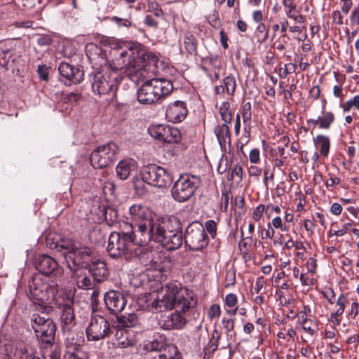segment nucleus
<instances>
[{
  "mask_svg": "<svg viewBox=\"0 0 359 359\" xmlns=\"http://www.w3.org/2000/svg\"><path fill=\"white\" fill-rule=\"evenodd\" d=\"M110 54L113 58L111 62L105 64L101 72L93 74L92 89L98 95L114 93L117 90L121 77L119 70L125 69L126 72L133 81L147 76L148 73L142 68L144 49L138 45H117L112 48Z\"/></svg>",
  "mask_w": 359,
  "mask_h": 359,
  "instance_id": "f257e3e1",
  "label": "nucleus"
},
{
  "mask_svg": "<svg viewBox=\"0 0 359 359\" xmlns=\"http://www.w3.org/2000/svg\"><path fill=\"white\" fill-rule=\"evenodd\" d=\"M30 298L38 304L57 305L61 311L60 321L63 332L69 336L71 330L76 325V318L73 309L74 299L70 294L62 293L57 296L58 285L53 280H43L40 276L33 277L29 283Z\"/></svg>",
  "mask_w": 359,
  "mask_h": 359,
  "instance_id": "f03ea898",
  "label": "nucleus"
},
{
  "mask_svg": "<svg viewBox=\"0 0 359 359\" xmlns=\"http://www.w3.org/2000/svg\"><path fill=\"white\" fill-rule=\"evenodd\" d=\"M145 55L142 69L147 72V76L141 77L135 83L143 82L137 90V98L144 104H152L165 98L173 90L172 83L165 79L154 78L158 58L151 52L144 49ZM142 69V68H140Z\"/></svg>",
  "mask_w": 359,
  "mask_h": 359,
  "instance_id": "7ed1b4c3",
  "label": "nucleus"
},
{
  "mask_svg": "<svg viewBox=\"0 0 359 359\" xmlns=\"http://www.w3.org/2000/svg\"><path fill=\"white\" fill-rule=\"evenodd\" d=\"M196 303L191 292L182 288L179 283L171 282L161 287L151 306L156 312L175 309L178 312L185 313Z\"/></svg>",
  "mask_w": 359,
  "mask_h": 359,
  "instance_id": "20e7f679",
  "label": "nucleus"
},
{
  "mask_svg": "<svg viewBox=\"0 0 359 359\" xmlns=\"http://www.w3.org/2000/svg\"><path fill=\"white\" fill-rule=\"evenodd\" d=\"M154 241L167 250H175L182 245V224L176 217H161L154 225Z\"/></svg>",
  "mask_w": 359,
  "mask_h": 359,
  "instance_id": "39448f33",
  "label": "nucleus"
},
{
  "mask_svg": "<svg viewBox=\"0 0 359 359\" xmlns=\"http://www.w3.org/2000/svg\"><path fill=\"white\" fill-rule=\"evenodd\" d=\"M46 245L52 250L62 252L68 267L72 272H75L76 269L72 266L69 262L73 265H83L89 259L91 253L89 247L70 238L54 241V238L49 235L46 238Z\"/></svg>",
  "mask_w": 359,
  "mask_h": 359,
  "instance_id": "423d86ee",
  "label": "nucleus"
},
{
  "mask_svg": "<svg viewBox=\"0 0 359 359\" xmlns=\"http://www.w3.org/2000/svg\"><path fill=\"white\" fill-rule=\"evenodd\" d=\"M201 180L198 177L182 174L175 182L171 194L173 198L180 203L189 201L198 188Z\"/></svg>",
  "mask_w": 359,
  "mask_h": 359,
  "instance_id": "0eeeda50",
  "label": "nucleus"
},
{
  "mask_svg": "<svg viewBox=\"0 0 359 359\" xmlns=\"http://www.w3.org/2000/svg\"><path fill=\"white\" fill-rule=\"evenodd\" d=\"M142 180L151 186L165 188L172 183V175L163 168L156 164L144 165L141 170Z\"/></svg>",
  "mask_w": 359,
  "mask_h": 359,
  "instance_id": "6e6552de",
  "label": "nucleus"
},
{
  "mask_svg": "<svg viewBox=\"0 0 359 359\" xmlns=\"http://www.w3.org/2000/svg\"><path fill=\"white\" fill-rule=\"evenodd\" d=\"M123 228L132 246L147 245L151 240L154 241V225L149 223L134 225L126 224Z\"/></svg>",
  "mask_w": 359,
  "mask_h": 359,
  "instance_id": "1a4fd4ad",
  "label": "nucleus"
},
{
  "mask_svg": "<svg viewBox=\"0 0 359 359\" xmlns=\"http://www.w3.org/2000/svg\"><path fill=\"white\" fill-rule=\"evenodd\" d=\"M31 324L36 337L41 343L46 344L53 343L55 339L56 325L51 318L34 313L31 317Z\"/></svg>",
  "mask_w": 359,
  "mask_h": 359,
  "instance_id": "9d476101",
  "label": "nucleus"
},
{
  "mask_svg": "<svg viewBox=\"0 0 359 359\" xmlns=\"http://www.w3.org/2000/svg\"><path fill=\"white\" fill-rule=\"evenodd\" d=\"M118 147L114 142L96 147L90 156L92 166L95 168H103L109 165L116 159Z\"/></svg>",
  "mask_w": 359,
  "mask_h": 359,
  "instance_id": "9b49d317",
  "label": "nucleus"
},
{
  "mask_svg": "<svg viewBox=\"0 0 359 359\" xmlns=\"http://www.w3.org/2000/svg\"><path fill=\"white\" fill-rule=\"evenodd\" d=\"M184 238L186 246L193 251L201 250L208 244L205 228L198 222H193L187 226Z\"/></svg>",
  "mask_w": 359,
  "mask_h": 359,
  "instance_id": "f8f14e48",
  "label": "nucleus"
},
{
  "mask_svg": "<svg viewBox=\"0 0 359 359\" xmlns=\"http://www.w3.org/2000/svg\"><path fill=\"white\" fill-rule=\"evenodd\" d=\"M132 248L123 227L119 232L111 233L107 248L110 257L118 258L126 255L132 252Z\"/></svg>",
  "mask_w": 359,
  "mask_h": 359,
  "instance_id": "ddd939ff",
  "label": "nucleus"
},
{
  "mask_svg": "<svg viewBox=\"0 0 359 359\" xmlns=\"http://www.w3.org/2000/svg\"><path fill=\"white\" fill-rule=\"evenodd\" d=\"M88 341H99L110 337L112 334L109 321L102 316H93L86 328Z\"/></svg>",
  "mask_w": 359,
  "mask_h": 359,
  "instance_id": "4468645a",
  "label": "nucleus"
},
{
  "mask_svg": "<svg viewBox=\"0 0 359 359\" xmlns=\"http://www.w3.org/2000/svg\"><path fill=\"white\" fill-rule=\"evenodd\" d=\"M91 251L89 259L83 265H73L81 268L88 269L94 281L97 283H102L108 277L109 272L106 267V264L104 261L97 259L94 257V252L90 248Z\"/></svg>",
  "mask_w": 359,
  "mask_h": 359,
  "instance_id": "2eb2a0df",
  "label": "nucleus"
},
{
  "mask_svg": "<svg viewBox=\"0 0 359 359\" xmlns=\"http://www.w3.org/2000/svg\"><path fill=\"white\" fill-rule=\"evenodd\" d=\"M130 214L135 224L155 225L161 217L155 215L147 207L141 204H135L130 208Z\"/></svg>",
  "mask_w": 359,
  "mask_h": 359,
  "instance_id": "dca6fc26",
  "label": "nucleus"
},
{
  "mask_svg": "<svg viewBox=\"0 0 359 359\" xmlns=\"http://www.w3.org/2000/svg\"><path fill=\"white\" fill-rule=\"evenodd\" d=\"M58 70L61 81L67 85L79 83L83 79L84 73L83 69L67 62L60 63Z\"/></svg>",
  "mask_w": 359,
  "mask_h": 359,
  "instance_id": "f3484780",
  "label": "nucleus"
},
{
  "mask_svg": "<svg viewBox=\"0 0 359 359\" xmlns=\"http://www.w3.org/2000/svg\"><path fill=\"white\" fill-rule=\"evenodd\" d=\"M105 306L113 314L121 312L127 303L125 296L119 291L109 290L104 297Z\"/></svg>",
  "mask_w": 359,
  "mask_h": 359,
  "instance_id": "a211bd4d",
  "label": "nucleus"
},
{
  "mask_svg": "<svg viewBox=\"0 0 359 359\" xmlns=\"http://www.w3.org/2000/svg\"><path fill=\"white\" fill-rule=\"evenodd\" d=\"M180 313L175 310V312L171 314L161 316L158 321V325L165 330L183 328L187 323V320Z\"/></svg>",
  "mask_w": 359,
  "mask_h": 359,
  "instance_id": "6ab92c4d",
  "label": "nucleus"
},
{
  "mask_svg": "<svg viewBox=\"0 0 359 359\" xmlns=\"http://www.w3.org/2000/svg\"><path fill=\"white\" fill-rule=\"evenodd\" d=\"M35 266L40 273L46 275L54 273L55 276H57L62 273L57 262L46 255H40L36 258Z\"/></svg>",
  "mask_w": 359,
  "mask_h": 359,
  "instance_id": "aec40b11",
  "label": "nucleus"
},
{
  "mask_svg": "<svg viewBox=\"0 0 359 359\" xmlns=\"http://www.w3.org/2000/svg\"><path fill=\"white\" fill-rule=\"evenodd\" d=\"M177 346L168 343L165 336L160 335L151 341H146L143 346V351H158L159 353H172Z\"/></svg>",
  "mask_w": 359,
  "mask_h": 359,
  "instance_id": "412c9836",
  "label": "nucleus"
},
{
  "mask_svg": "<svg viewBox=\"0 0 359 359\" xmlns=\"http://www.w3.org/2000/svg\"><path fill=\"white\" fill-rule=\"evenodd\" d=\"M187 112L186 104L182 101L177 100L168 105L165 117L170 122L178 123L185 118Z\"/></svg>",
  "mask_w": 359,
  "mask_h": 359,
  "instance_id": "4be33fe9",
  "label": "nucleus"
},
{
  "mask_svg": "<svg viewBox=\"0 0 359 359\" xmlns=\"http://www.w3.org/2000/svg\"><path fill=\"white\" fill-rule=\"evenodd\" d=\"M6 353L11 359H29L31 354L23 341L12 343L6 346Z\"/></svg>",
  "mask_w": 359,
  "mask_h": 359,
  "instance_id": "5701e85b",
  "label": "nucleus"
},
{
  "mask_svg": "<svg viewBox=\"0 0 359 359\" xmlns=\"http://www.w3.org/2000/svg\"><path fill=\"white\" fill-rule=\"evenodd\" d=\"M139 324L137 316L134 313H130L127 316H117L116 320L113 322L112 328H116L121 330L126 328L134 327Z\"/></svg>",
  "mask_w": 359,
  "mask_h": 359,
  "instance_id": "b1692460",
  "label": "nucleus"
},
{
  "mask_svg": "<svg viewBox=\"0 0 359 359\" xmlns=\"http://www.w3.org/2000/svg\"><path fill=\"white\" fill-rule=\"evenodd\" d=\"M86 55L89 61L94 65H102V62H104L102 57V52L100 48L93 43H90L86 46Z\"/></svg>",
  "mask_w": 359,
  "mask_h": 359,
  "instance_id": "393cba45",
  "label": "nucleus"
},
{
  "mask_svg": "<svg viewBox=\"0 0 359 359\" xmlns=\"http://www.w3.org/2000/svg\"><path fill=\"white\" fill-rule=\"evenodd\" d=\"M135 168L136 163L133 159L121 161L116 168L117 177L121 180H126Z\"/></svg>",
  "mask_w": 359,
  "mask_h": 359,
  "instance_id": "a878e982",
  "label": "nucleus"
},
{
  "mask_svg": "<svg viewBox=\"0 0 359 359\" xmlns=\"http://www.w3.org/2000/svg\"><path fill=\"white\" fill-rule=\"evenodd\" d=\"M184 47L187 53L191 55H197L198 41L196 36L189 32L184 35Z\"/></svg>",
  "mask_w": 359,
  "mask_h": 359,
  "instance_id": "bb28decb",
  "label": "nucleus"
},
{
  "mask_svg": "<svg viewBox=\"0 0 359 359\" xmlns=\"http://www.w3.org/2000/svg\"><path fill=\"white\" fill-rule=\"evenodd\" d=\"M315 146L320 149V154L323 156H327L330 147V139L324 135H318L314 139Z\"/></svg>",
  "mask_w": 359,
  "mask_h": 359,
  "instance_id": "cd10ccee",
  "label": "nucleus"
},
{
  "mask_svg": "<svg viewBox=\"0 0 359 359\" xmlns=\"http://www.w3.org/2000/svg\"><path fill=\"white\" fill-rule=\"evenodd\" d=\"M181 140V133L175 127L167 126L163 142L169 144L177 143Z\"/></svg>",
  "mask_w": 359,
  "mask_h": 359,
  "instance_id": "c85d7f7f",
  "label": "nucleus"
},
{
  "mask_svg": "<svg viewBox=\"0 0 359 359\" xmlns=\"http://www.w3.org/2000/svg\"><path fill=\"white\" fill-rule=\"evenodd\" d=\"M16 55L11 50H0V66L8 69L15 60Z\"/></svg>",
  "mask_w": 359,
  "mask_h": 359,
  "instance_id": "c756f323",
  "label": "nucleus"
},
{
  "mask_svg": "<svg viewBox=\"0 0 359 359\" xmlns=\"http://www.w3.org/2000/svg\"><path fill=\"white\" fill-rule=\"evenodd\" d=\"M229 123H224L222 126H218L215 129V133L217 136V140L220 144L225 143L226 140L230 141V129L229 127Z\"/></svg>",
  "mask_w": 359,
  "mask_h": 359,
  "instance_id": "7c9ffc66",
  "label": "nucleus"
},
{
  "mask_svg": "<svg viewBox=\"0 0 359 359\" xmlns=\"http://www.w3.org/2000/svg\"><path fill=\"white\" fill-rule=\"evenodd\" d=\"M223 85L225 87L226 92L229 95H233L236 89L237 83L233 75L229 74L223 79Z\"/></svg>",
  "mask_w": 359,
  "mask_h": 359,
  "instance_id": "2f4dec72",
  "label": "nucleus"
},
{
  "mask_svg": "<svg viewBox=\"0 0 359 359\" xmlns=\"http://www.w3.org/2000/svg\"><path fill=\"white\" fill-rule=\"evenodd\" d=\"M167 126L165 125H153L148 128V132L153 137L163 141Z\"/></svg>",
  "mask_w": 359,
  "mask_h": 359,
  "instance_id": "473e14b6",
  "label": "nucleus"
},
{
  "mask_svg": "<svg viewBox=\"0 0 359 359\" xmlns=\"http://www.w3.org/2000/svg\"><path fill=\"white\" fill-rule=\"evenodd\" d=\"M320 128L329 129L332 123L334 121V115L333 113L328 111L323 113V116H319Z\"/></svg>",
  "mask_w": 359,
  "mask_h": 359,
  "instance_id": "72a5a7b5",
  "label": "nucleus"
},
{
  "mask_svg": "<svg viewBox=\"0 0 359 359\" xmlns=\"http://www.w3.org/2000/svg\"><path fill=\"white\" fill-rule=\"evenodd\" d=\"M230 104L228 102H224L219 107V114L225 123H230L232 120V114L229 110Z\"/></svg>",
  "mask_w": 359,
  "mask_h": 359,
  "instance_id": "f704fd0d",
  "label": "nucleus"
},
{
  "mask_svg": "<svg viewBox=\"0 0 359 359\" xmlns=\"http://www.w3.org/2000/svg\"><path fill=\"white\" fill-rule=\"evenodd\" d=\"M63 359H88V355L80 349H76L74 351L66 352Z\"/></svg>",
  "mask_w": 359,
  "mask_h": 359,
  "instance_id": "c9c22d12",
  "label": "nucleus"
},
{
  "mask_svg": "<svg viewBox=\"0 0 359 359\" xmlns=\"http://www.w3.org/2000/svg\"><path fill=\"white\" fill-rule=\"evenodd\" d=\"M290 39V37L286 34H283L276 40L273 46L281 52L285 49Z\"/></svg>",
  "mask_w": 359,
  "mask_h": 359,
  "instance_id": "e433bc0d",
  "label": "nucleus"
},
{
  "mask_svg": "<svg viewBox=\"0 0 359 359\" xmlns=\"http://www.w3.org/2000/svg\"><path fill=\"white\" fill-rule=\"evenodd\" d=\"M147 12L152 13L156 17L161 18L163 16V11L159 4L155 1H149L147 2Z\"/></svg>",
  "mask_w": 359,
  "mask_h": 359,
  "instance_id": "4c0bfd02",
  "label": "nucleus"
},
{
  "mask_svg": "<svg viewBox=\"0 0 359 359\" xmlns=\"http://www.w3.org/2000/svg\"><path fill=\"white\" fill-rule=\"evenodd\" d=\"M223 328L225 330L226 334L232 337L235 335L234 327L235 322L232 318H224L222 321Z\"/></svg>",
  "mask_w": 359,
  "mask_h": 359,
  "instance_id": "58836bf2",
  "label": "nucleus"
},
{
  "mask_svg": "<svg viewBox=\"0 0 359 359\" xmlns=\"http://www.w3.org/2000/svg\"><path fill=\"white\" fill-rule=\"evenodd\" d=\"M232 200V195L230 191L224 190L222 192L221 207L222 212H226L228 210L229 201Z\"/></svg>",
  "mask_w": 359,
  "mask_h": 359,
  "instance_id": "ea45409f",
  "label": "nucleus"
},
{
  "mask_svg": "<svg viewBox=\"0 0 359 359\" xmlns=\"http://www.w3.org/2000/svg\"><path fill=\"white\" fill-rule=\"evenodd\" d=\"M257 37L260 43L264 42L269 37V30L264 23H259L256 28Z\"/></svg>",
  "mask_w": 359,
  "mask_h": 359,
  "instance_id": "a19ab883",
  "label": "nucleus"
},
{
  "mask_svg": "<svg viewBox=\"0 0 359 359\" xmlns=\"http://www.w3.org/2000/svg\"><path fill=\"white\" fill-rule=\"evenodd\" d=\"M341 107L344 112L350 111L352 107H355L359 110V95H355L353 99H351L341 104Z\"/></svg>",
  "mask_w": 359,
  "mask_h": 359,
  "instance_id": "79ce46f5",
  "label": "nucleus"
},
{
  "mask_svg": "<svg viewBox=\"0 0 359 359\" xmlns=\"http://www.w3.org/2000/svg\"><path fill=\"white\" fill-rule=\"evenodd\" d=\"M241 114L245 123L250 121L252 116V107L250 102H248L243 104L242 106Z\"/></svg>",
  "mask_w": 359,
  "mask_h": 359,
  "instance_id": "37998d69",
  "label": "nucleus"
},
{
  "mask_svg": "<svg viewBox=\"0 0 359 359\" xmlns=\"http://www.w3.org/2000/svg\"><path fill=\"white\" fill-rule=\"evenodd\" d=\"M337 306H338V309L335 311L337 312H339V314L342 316V314L344 312L345 307L348 304V299L347 297L344 295L341 294L336 301Z\"/></svg>",
  "mask_w": 359,
  "mask_h": 359,
  "instance_id": "c03bdc74",
  "label": "nucleus"
},
{
  "mask_svg": "<svg viewBox=\"0 0 359 359\" xmlns=\"http://www.w3.org/2000/svg\"><path fill=\"white\" fill-rule=\"evenodd\" d=\"M274 178V168H271L270 165H266L264 169V184L267 187L269 180L273 181Z\"/></svg>",
  "mask_w": 359,
  "mask_h": 359,
  "instance_id": "a18cd8bd",
  "label": "nucleus"
},
{
  "mask_svg": "<svg viewBox=\"0 0 359 359\" xmlns=\"http://www.w3.org/2000/svg\"><path fill=\"white\" fill-rule=\"evenodd\" d=\"M286 16L292 20L294 22L297 23H304L306 20V17L302 14L299 13L298 10H294V11L290 12L286 15Z\"/></svg>",
  "mask_w": 359,
  "mask_h": 359,
  "instance_id": "49530a36",
  "label": "nucleus"
},
{
  "mask_svg": "<svg viewBox=\"0 0 359 359\" xmlns=\"http://www.w3.org/2000/svg\"><path fill=\"white\" fill-rule=\"evenodd\" d=\"M205 230L206 229L207 231L210 234L211 237L214 238L217 235L216 222L212 219L208 220L205 224Z\"/></svg>",
  "mask_w": 359,
  "mask_h": 359,
  "instance_id": "de8ad7c7",
  "label": "nucleus"
},
{
  "mask_svg": "<svg viewBox=\"0 0 359 359\" xmlns=\"http://www.w3.org/2000/svg\"><path fill=\"white\" fill-rule=\"evenodd\" d=\"M104 217L106 219H109L111 222H115L118 217V212L116 209L107 207L104 210Z\"/></svg>",
  "mask_w": 359,
  "mask_h": 359,
  "instance_id": "09e8293b",
  "label": "nucleus"
},
{
  "mask_svg": "<svg viewBox=\"0 0 359 359\" xmlns=\"http://www.w3.org/2000/svg\"><path fill=\"white\" fill-rule=\"evenodd\" d=\"M243 168L240 165H236L235 167L231 170L230 176L228 177L229 180H233L234 176H236L239 179V182L243 180Z\"/></svg>",
  "mask_w": 359,
  "mask_h": 359,
  "instance_id": "8fccbe9b",
  "label": "nucleus"
},
{
  "mask_svg": "<svg viewBox=\"0 0 359 359\" xmlns=\"http://www.w3.org/2000/svg\"><path fill=\"white\" fill-rule=\"evenodd\" d=\"M143 353L147 359H163L168 355V353H163L158 351H143Z\"/></svg>",
  "mask_w": 359,
  "mask_h": 359,
  "instance_id": "3c124183",
  "label": "nucleus"
},
{
  "mask_svg": "<svg viewBox=\"0 0 359 359\" xmlns=\"http://www.w3.org/2000/svg\"><path fill=\"white\" fill-rule=\"evenodd\" d=\"M316 327V325L312 320H305L302 325L304 330L311 335H313L315 333Z\"/></svg>",
  "mask_w": 359,
  "mask_h": 359,
  "instance_id": "603ef678",
  "label": "nucleus"
},
{
  "mask_svg": "<svg viewBox=\"0 0 359 359\" xmlns=\"http://www.w3.org/2000/svg\"><path fill=\"white\" fill-rule=\"evenodd\" d=\"M282 4L284 7L285 15L297 9V4L294 0H283Z\"/></svg>",
  "mask_w": 359,
  "mask_h": 359,
  "instance_id": "864d4df0",
  "label": "nucleus"
},
{
  "mask_svg": "<svg viewBox=\"0 0 359 359\" xmlns=\"http://www.w3.org/2000/svg\"><path fill=\"white\" fill-rule=\"evenodd\" d=\"M220 339V333L218 330H214L212 333V337L210 341V345L212 348V351L217 350L218 347V342Z\"/></svg>",
  "mask_w": 359,
  "mask_h": 359,
  "instance_id": "5fc2aeb1",
  "label": "nucleus"
},
{
  "mask_svg": "<svg viewBox=\"0 0 359 359\" xmlns=\"http://www.w3.org/2000/svg\"><path fill=\"white\" fill-rule=\"evenodd\" d=\"M77 285L82 289H90L93 287V283L89 277L84 276L81 280H78Z\"/></svg>",
  "mask_w": 359,
  "mask_h": 359,
  "instance_id": "6e6d98bb",
  "label": "nucleus"
},
{
  "mask_svg": "<svg viewBox=\"0 0 359 359\" xmlns=\"http://www.w3.org/2000/svg\"><path fill=\"white\" fill-rule=\"evenodd\" d=\"M236 283V274L234 271H229L225 276V287L233 286Z\"/></svg>",
  "mask_w": 359,
  "mask_h": 359,
  "instance_id": "4d7b16f0",
  "label": "nucleus"
},
{
  "mask_svg": "<svg viewBox=\"0 0 359 359\" xmlns=\"http://www.w3.org/2000/svg\"><path fill=\"white\" fill-rule=\"evenodd\" d=\"M102 188L105 195H112L114 192L115 185L113 182L107 180L103 182Z\"/></svg>",
  "mask_w": 359,
  "mask_h": 359,
  "instance_id": "13d9d810",
  "label": "nucleus"
},
{
  "mask_svg": "<svg viewBox=\"0 0 359 359\" xmlns=\"http://www.w3.org/2000/svg\"><path fill=\"white\" fill-rule=\"evenodd\" d=\"M351 226V223H346L343 225L342 229L337 230V231H334V232L329 231L328 236L332 237L334 235L337 236H342L350 229Z\"/></svg>",
  "mask_w": 359,
  "mask_h": 359,
  "instance_id": "bf43d9fd",
  "label": "nucleus"
},
{
  "mask_svg": "<svg viewBox=\"0 0 359 359\" xmlns=\"http://www.w3.org/2000/svg\"><path fill=\"white\" fill-rule=\"evenodd\" d=\"M221 314L220 307L218 304H213L210 306L208 316L210 319L218 318Z\"/></svg>",
  "mask_w": 359,
  "mask_h": 359,
  "instance_id": "052dcab7",
  "label": "nucleus"
},
{
  "mask_svg": "<svg viewBox=\"0 0 359 359\" xmlns=\"http://www.w3.org/2000/svg\"><path fill=\"white\" fill-rule=\"evenodd\" d=\"M264 210H266V207L264 205L261 204L256 207L252 212L253 219L255 221H259L261 219Z\"/></svg>",
  "mask_w": 359,
  "mask_h": 359,
  "instance_id": "680f3d73",
  "label": "nucleus"
},
{
  "mask_svg": "<svg viewBox=\"0 0 359 359\" xmlns=\"http://www.w3.org/2000/svg\"><path fill=\"white\" fill-rule=\"evenodd\" d=\"M37 72L39 77L43 81H48V68L46 65H39L37 68Z\"/></svg>",
  "mask_w": 359,
  "mask_h": 359,
  "instance_id": "e2e57ef3",
  "label": "nucleus"
},
{
  "mask_svg": "<svg viewBox=\"0 0 359 359\" xmlns=\"http://www.w3.org/2000/svg\"><path fill=\"white\" fill-rule=\"evenodd\" d=\"M237 302V297L233 293L228 294L225 297V304L229 307L236 306Z\"/></svg>",
  "mask_w": 359,
  "mask_h": 359,
  "instance_id": "0e129e2a",
  "label": "nucleus"
},
{
  "mask_svg": "<svg viewBox=\"0 0 359 359\" xmlns=\"http://www.w3.org/2000/svg\"><path fill=\"white\" fill-rule=\"evenodd\" d=\"M52 43V39L49 35H40L37 39V43L40 46H48Z\"/></svg>",
  "mask_w": 359,
  "mask_h": 359,
  "instance_id": "69168bd1",
  "label": "nucleus"
},
{
  "mask_svg": "<svg viewBox=\"0 0 359 359\" xmlns=\"http://www.w3.org/2000/svg\"><path fill=\"white\" fill-rule=\"evenodd\" d=\"M341 12L344 13V14L348 13L353 6L352 0H341Z\"/></svg>",
  "mask_w": 359,
  "mask_h": 359,
  "instance_id": "338daca9",
  "label": "nucleus"
},
{
  "mask_svg": "<svg viewBox=\"0 0 359 359\" xmlns=\"http://www.w3.org/2000/svg\"><path fill=\"white\" fill-rule=\"evenodd\" d=\"M323 294L330 304H333L335 302V293L332 289L330 288Z\"/></svg>",
  "mask_w": 359,
  "mask_h": 359,
  "instance_id": "774afa93",
  "label": "nucleus"
}]
</instances>
